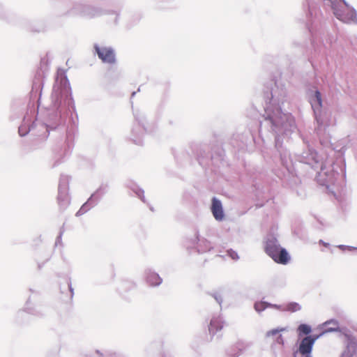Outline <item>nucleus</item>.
<instances>
[{
  "label": "nucleus",
  "mask_w": 357,
  "mask_h": 357,
  "mask_svg": "<svg viewBox=\"0 0 357 357\" xmlns=\"http://www.w3.org/2000/svg\"><path fill=\"white\" fill-rule=\"evenodd\" d=\"M300 333L307 335L310 333L311 328L306 324H301L298 328Z\"/></svg>",
  "instance_id": "9d476101"
},
{
  "label": "nucleus",
  "mask_w": 357,
  "mask_h": 357,
  "mask_svg": "<svg viewBox=\"0 0 357 357\" xmlns=\"http://www.w3.org/2000/svg\"><path fill=\"white\" fill-rule=\"evenodd\" d=\"M148 282L152 286H156L161 283L162 280L156 273H151L147 277Z\"/></svg>",
  "instance_id": "0eeeda50"
},
{
  "label": "nucleus",
  "mask_w": 357,
  "mask_h": 357,
  "mask_svg": "<svg viewBox=\"0 0 357 357\" xmlns=\"http://www.w3.org/2000/svg\"><path fill=\"white\" fill-rule=\"evenodd\" d=\"M94 49L100 59L104 63L113 64L116 62V55L114 50L110 47H100L98 45Z\"/></svg>",
  "instance_id": "7ed1b4c3"
},
{
  "label": "nucleus",
  "mask_w": 357,
  "mask_h": 357,
  "mask_svg": "<svg viewBox=\"0 0 357 357\" xmlns=\"http://www.w3.org/2000/svg\"><path fill=\"white\" fill-rule=\"evenodd\" d=\"M314 97L316 99L317 105L315 104V102H312V107H313L314 109H315V108H321L322 106L321 93L319 91H316Z\"/></svg>",
  "instance_id": "6e6552de"
},
{
  "label": "nucleus",
  "mask_w": 357,
  "mask_h": 357,
  "mask_svg": "<svg viewBox=\"0 0 357 357\" xmlns=\"http://www.w3.org/2000/svg\"><path fill=\"white\" fill-rule=\"evenodd\" d=\"M286 310L294 312L301 310V306L297 303H290L287 305L285 307Z\"/></svg>",
  "instance_id": "1a4fd4ad"
},
{
  "label": "nucleus",
  "mask_w": 357,
  "mask_h": 357,
  "mask_svg": "<svg viewBox=\"0 0 357 357\" xmlns=\"http://www.w3.org/2000/svg\"><path fill=\"white\" fill-rule=\"evenodd\" d=\"M283 331H284V328H283L273 329V330H271L267 332L266 336L269 337V336L275 335Z\"/></svg>",
  "instance_id": "9b49d317"
},
{
  "label": "nucleus",
  "mask_w": 357,
  "mask_h": 357,
  "mask_svg": "<svg viewBox=\"0 0 357 357\" xmlns=\"http://www.w3.org/2000/svg\"><path fill=\"white\" fill-rule=\"evenodd\" d=\"M231 257L233 259H235L236 257H237V255L236 253L234 255H231Z\"/></svg>",
  "instance_id": "ddd939ff"
},
{
  "label": "nucleus",
  "mask_w": 357,
  "mask_h": 357,
  "mask_svg": "<svg viewBox=\"0 0 357 357\" xmlns=\"http://www.w3.org/2000/svg\"><path fill=\"white\" fill-rule=\"evenodd\" d=\"M211 211L215 220L219 221L223 220L224 213L222 204L215 197H213L212 199Z\"/></svg>",
  "instance_id": "20e7f679"
},
{
  "label": "nucleus",
  "mask_w": 357,
  "mask_h": 357,
  "mask_svg": "<svg viewBox=\"0 0 357 357\" xmlns=\"http://www.w3.org/2000/svg\"><path fill=\"white\" fill-rule=\"evenodd\" d=\"M314 342V340L310 336L303 338L299 346L300 353L303 355L310 354L312 351Z\"/></svg>",
  "instance_id": "39448f33"
},
{
  "label": "nucleus",
  "mask_w": 357,
  "mask_h": 357,
  "mask_svg": "<svg viewBox=\"0 0 357 357\" xmlns=\"http://www.w3.org/2000/svg\"><path fill=\"white\" fill-rule=\"evenodd\" d=\"M330 1L332 3L333 13L338 20L346 23L356 21V14L355 10L344 0Z\"/></svg>",
  "instance_id": "f257e3e1"
},
{
  "label": "nucleus",
  "mask_w": 357,
  "mask_h": 357,
  "mask_svg": "<svg viewBox=\"0 0 357 357\" xmlns=\"http://www.w3.org/2000/svg\"><path fill=\"white\" fill-rule=\"evenodd\" d=\"M223 328V322L219 318H213L210 323L209 331L215 333Z\"/></svg>",
  "instance_id": "423d86ee"
},
{
  "label": "nucleus",
  "mask_w": 357,
  "mask_h": 357,
  "mask_svg": "<svg viewBox=\"0 0 357 357\" xmlns=\"http://www.w3.org/2000/svg\"><path fill=\"white\" fill-rule=\"evenodd\" d=\"M265 305L264 303H256L255 304V309L257 311V312H261L262 310H264L265 309Z\"/></svg>",
  "instance_id": "f8f14e48"
},
{
  "label": "nucleus",
  "mask_w": 357,
  "mask_h": 357,
  "mask_svg": "<svg viewBox=\"0 0 357 357\" xmlns=\"http://www.w3.org/2000/svg\"><path fill=\"white\" fill-rule=\"evenodd\" d=\"M266 252L278 264H287L290 260L287 250L274 241H269L267 243Z\"/></svg>",
  "instance_id": "f03ea898"
}]
</instances>
